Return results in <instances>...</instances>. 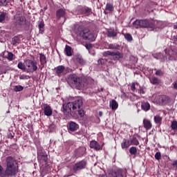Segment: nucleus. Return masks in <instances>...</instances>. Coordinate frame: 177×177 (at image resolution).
I'll use <instances>...</instances> for the list:
<instances>
[{
  "label": "nucleus",
  "instance_id": "nucleus-17",
  "mask_svg": "<svg viewBox=\"0 0 177 177\" xmlns=\"http://www.w3.org/2000/svg\"><path fill=\"white\" fill-rule=\"evenodd\" d=\"M56 16L57 19H60L62 17H66V9L59 8L56 11Z\"/></svg>",
  "mask_w": 177,
  "mask_h": 177
},
{
  "label": "nucleus",
  "instance_id": "nucleus-45",
  "mask_svg": "<svg viewBox=\"0 0 177 177\" xmlns=\"http://www.w3.org/2000/svg\"><path fill=\"white\" fill-rule=\"evenodd\" d=\"M131 89L133 92H135V91H136V83L131 84Z\"/></svg>",
  "mask_w": 177,
  "mask_h": 177
},
{
  "label": "nucleus",
  "instance_id": "nucleus-9",
  "mask_svg": "<svg viewBox=\"0 0 177 177\" xmlns=\"http://www.w3.org/2000/svg\"><path fill=\"white\" fill-rule=\"evenodd\" d=\"M86 167V161L80 160L74 165L73 169L74 172H77V171H81V169H85Z\"/></svg>",
  "mask_w": 177,
  "mask_h": 177
},
{
  "label": "nucleus",
  "instance_id": "nucleus-59",
  "mask_svg": "<svg viewBox=\"0 0 177 177\" xmlns=\"http://www.w3.org/2000/svg\"><path fill=\"white\" fill-rule=\"evenodd\" d=\"M8 138H9L10 139H13V136H12V135L8 136Z\"/></svg>",
  "mask_w": 177,
  "mask_h": 177
},
{
  "label": "nucleus",
  "instance_id": "nucleus-25",
  "mask_svg": "<svg viewBox=\"0 0 177 177\" xmlns=\"http://www.w3.org/2000/svg\"><path fill=\"white\" fill-rule=\"evenodd\" d=\"M64 50L66 56H73V49L71 48V46L66 45Z\"/></svg>",
  "mask_w": 177,
  "mask_h": 177
},
{
  "label": "nucleus",
  "instance_id": "nucleus-22",
  "mask_svg": "<svg viewBox=\"0 0 177 177\" xmlns=\"http://www.w3.org/2000/svg\"><path fill=\"white\" fill-rule=\"evenodd\" d=\"M131 145H132L131 140L124 139L121 144L122 149H128Z\"/></svg>",
  "mask_w": 177,
  "mask_h": 177
},
{
  "label": "nucleus",
  "instance_id": "nucleus-62",
  "mask_svg": "<svg viewBox=\"0 0 177 177\" xmlns=\"http://www.w3.org/2000/svg\"><path fill=\"white\" fill-rule=\"evenodd\" d=\"M24 78H23V76H20L19 77V80H24Z\"/></svg>",
  "mask_w": 177,
  "mask_h": 177
},
{
  "label": "nucleus",
  "instance_id": "nucleus-20",
  "mask_svg": "<svg viewBox=\"0 0 177 177\" xmlns=\"http://www.w3.org/2000/svg\"><path fill=\"white\" fill-rule=\"evenodd\" d=\"M143 124L144 128H145L147 131H149V129H151V127H153V124H151V122L147 119L143 120Z\"/></svg>",
  "mask_w": 177,
  "mask_h": 177
},
{
  "label": "nucleus",
  "instance_id": "nucleus-1",
  "mask_svg": "<svg viewBox=\"0 0 177 177\" xmlns=\"http://www.w3.org/2000/svg\"><path fill=\"white\" fill-rule=\"evenodd\" d=\"M83 104L82 100H77L73 102H68L67 104H64L62 106V111L65 115H72L73 117H75L74 115V113L77 111V109H80Z\"/></svg>",
  "mask_w": 177,
  "mask_h": 177
},
{
  "label": "nucleus",
  "instance_id": "nucleus-23",
  "mask_svg": "<svg viewBox=\"0 0 177 177\" xmlns=\"http://www.w3.org/2000/svg\"><path fill=\"white\" fill-rule=\"evenodd\" d=\"M82 14L85 15V16H90L92 15V9L86 7L82 9Z\"/></svg>",
  "mask_w": 177,
  "mask_h": 177
},
{
  "label": "nucleus",
  "instance_id": "nucleus-51",
  "mask_svg": "<svg viewBox=\"0 0 177 177\" xmlns=\"http://www.w3.org/2000/svg\"><path fill=\"white\" fill-rule=\"evenodd\" d=\"M2 174H3V167L0 165V176H2Z\"/></svg>",
  "mask_w": 177,
  "mask_h": 177
},
{
  "label": "nucleus",
  "instance_id": "nucleus-37",
  "mask_svg": "<svg viewBox=\"0 0 177 177\" xmlns=\"http://www.w3.org/2000/svg\"><path fill=\"white\" fill-rule=\"evenodd\" d=\"M171 129H173V131H177V121L176 120H174L171 122Z\"/></svg>",
  "mask_w": 177,
  "mask_h": 177
},
{
  "label": "nucleus",
  "instance_id": "nucleus-14",
  "mask_svg": "<svg viewBox=\"0 0 177 177\" xmlns=\"http://www.w3.org/2000/svg\"><path fill=\"white\" fill-rule=\"evenodd\" d=\"M43 110L44 113V115H46L47 117H50L53 114L52 108L48 104H44L43 105Z\"/></svg>",
  "mask_w": 177,
  "mask_h": 177
},
{
  "label": "nucleus",
  "instance_id": "nucleus-12",
  "mask_svg": "<svg viewBox=\"0 0 177 177\" xmlns=\"http://www.w3.org/2000/svg\"><path fill=\"white\" fill-rule=\"evenodd\" d=\"M89 147L91 149H93L95 151H99V150H102L103 149V146L99 145V142L96 140H92L90 142Z\"/></svg>",
  "mask_w": 177,
  "mask_h": 177
},
{
  "label": "nucleus",
  "instance_id": "nucleus-33",
  "mask_svg": "<svg viewBox=\"0 0 177 177\" xmlns=\"http://www.w3.org/2000/svg\"><path fill=\"white\" fill-rule=\"evenodd\" d=\"M75 60H76V62H77V63L79 64H84L85 63V60H84V58H82V57H81L80 55L76 57Z\"/></svg>",
  "mask_w": 177,
  "mask_h": 177
},
{
  "label": "nucleus",
  "instance_id": "nucleus-39",
  "mask_svg": "<svg viewBox=\"0 0 177 177\" xmlns=\"http://www.w3.org/2000/svg\"><path fill=\"white\" fill-rule=\"evenodd\" d=\"M129 153L135 155L138 153V149L135 147H131L129 149Z\"/></svg>",
  "mask_w": 177,
  "mask_h": 177
},
{
  "label": "nucleus",
  "instance_id": "nucleus-27",
  "mask_svg": "<svg viewBox=\"0 0 177 177\" xmlns=\"http://www.w3.org/2000/svg\"><path fill=\"white\" fill-rule=\"evenodd\" d=\"M19 44H20V37H19V36H15L12 39V44L14 46H17V45H19Z\"/></svg>",
  "mask_w": 177,
  "mask_h": 177
},
{
  "label": "nucleus",
  "instance_id": "nucleus-58",
  "mask_svg": "<svg viewBox=\"0 0 177 177\" xmlns=\"http://www.w3.org/2000/svg\"><path fill=\"white\" fill-rule=\"evenodd\" d=\"M102 115H103V113H102V111H100V112L98 113L99 117H102Z\"/></svg>",
  "mask_w": 177,
  "mask_h": 177
},
{
  "label": "nucleus",
  "instance_id": "nucleus-11",
  "mask_svg": "<svg viewBox=\"0 0 177 177\" xmlns=\"http://www.w3.org/2000/svg\"><path fill=\"white\" fill-rule=\"evenodd\" d=\"M112 177H127V175L122 169H116L112 171Z\"/></svg>",
  "mask_w": 177,
  "mask_h": 177
},
{
  "label": "nucleus",
  "instance_id": "nucleus-35",
  "mask_svg": "<svg viewBox=\"0 0 177 177\" xmlns=\"http://www.w3.org/2000/svg\"><path fill=\"white\" fill-rule=\"evenodd\" d=\"M17 67H18V68H19V70L26 71V65L22 62H20L18 63Z\"/></svg>",
  "mask_w": 177,
  "mask_h": 177
},
{
  "label": "nucleus",
  "instance_id": "nucleus-26",
  "mask_svg": "<svg viewBox=\"0 0 177 177\" xmlns=\"http://www.w3.org/2000/svg\"><path fill=\"white\" fill-rule=\"evenodd\" d=\"M141 109L144 110V111H149V110H150V104L148 102H142Z\"/></svg>",
  "mask_w": 177,
  "mask_h": 177
},
{
  "label": "nucleus",
  "instance_id": "nucleus-31",
  "mask_svg": "<svg viewBox=\"0 0 177 177\" xmlns=\"http://www.w3.org/2000/svg\"><path fill=\"white\" fill-rule=\"evenodd\" d=\"M150 82L151 84H153V85H158V84H160V80H158V78L156 77H152L150 79Z\"/></svg>",
  "mask_w": 177,
  "mask_h": 177
},
{
  "label": "nucleus",
  "instance_id": "nucleus-61",
  "mask_svg": "<svg viewBox=\"0 0 177 177\" xmlns=\"http://www.w3.org/2000/svg\"><path fill=\"white\" fill-rule=\"evenodd\" d=\"M109 106L111 107V100L109 101Z\"/></svg>",
  "mask_w": 177,
  "mask_h": 177
},
{
  "label": "nucleus",
  "instance_id": "nucleus-3",
  "mask_svg": "<svg viewBox=\"0 0 177 177\" xmlns=\"http://www.w3.org/2000/svg\"><path fill=\"white\" fill-rule=\"evenodd\" d=\"M68 84L71 88L73 89L81 90L85 87V84L82 77H79L75 74L70 75L68 77Z\"/></svg>",
  "mask_w": 177,
  "mask_h": 177
},
{
  "label": "nucleus",
  "instance_id": "nucleus-64",
  "mask_svg": "<svg viewBox=\"0 0 177 177\" xmlns=\"http://www.w3.org/2000/svg\"><path fill=\"white\" fill-rule=\"evenodd\" d=\"M135 59H136V62H138V58H135Z\"/></svg>",
  "mask_w": 177,
  "mask_h": 177
},
{
  "label": "nucleus",
  "instance_id": "nucleus-28",
  "mask_svg": "<svg viewBox=\"0 0 177 177\" xmlns=\"http://www.w3.org/2000/svg\"><path fill=\"white\" fill-rule=\"evenodd\" d=\"M8 19V13L5 12H0V23H3L5 20Z\"/></svg>",
  "mask_w": 177,
  "mask_h": 177
},
{
  "label": "nucleus",
  "instance_id": "nucleus-2",
  "mask_svg": "<svg viewBox=\"0 0 177 177\" xmlns=\"http://www.w3.org/2000/svg\"><path fill=\"white\" fill-rule=\"evenodd\" d=\"M76 35L77 37H81L83 39L88 40V41H95L96 37L93 34V32L89 29V28L84 27L82 25H80L77 27L76 30Z\"/></svg>",
  "mask_w": 177,
  "mask_h": 177
},
{
  "label": "nucleus",
  "instance_id": "nucleus-43",
  "mask_svg": "<svg viewBox=\"0 0 177 177\" xmlns=\"http://www.w3.org/2000/svg\"><path fill=\"white\" fill-rule=\"evenodd\" d=\"M45 27V24L44 23V21H39V30H42Z\"/></svg>",
  "mask_w": 177,
  "mask_h": 177
},
{
  "label": "nucleus",
  "instance_id": "nucleus-15",
  "mask_svg": "<svg viewBox=\"0 0 177 177\" xmlns=\"http://www.w3.org/2000/svg\"><path fill=\"white\" fill-rule=\"evenodd\" d=\"M80 128L78 124L75 123V122H69L68 126V132H75L77 129Z\"/></svg>",
  "mask_w": 177,
  "mask_h": 177
},
{
  "label": "nucleus",
  "instance_id": "nucleus-49",
  "mask_svg": "<svg viewBox=\"0 0 177 177\" xmlns=\"http://www.w3.org/2000/svg\"><path fill=\"white\" fill-rule=\"evenodd\" d=\"M117 30L112 31L111 32V37H117Z\"/></svg>",
  "mask_w": 177,
  "mask_h": 177
},
{
  "label": "nucleus",
  "instance_id": "nucleus-44",
  "mask_svg": "<svg viewBox=\"0 0 177 177\" xmlns=\"http://www.w3.org/2000/svg\"><path fill=\"white\" fill-rule=\"evenodd\" d=\"M156 160H160L161 158V152H156L155 154Z\"/></svg>",
  "mask_w": 177,
  "mask_h": 177
},
{
  "label": "nucleus",
  "instance_id": "nucleus-60",
  "mask_svg": "<svg viewBox=\"0 0 177 177\" xmlns=\"http://www.w3.org/2000/svg\"><path fill=\"white\" fill-rule=\"evenodd\" d=\"M103 91V88H101L100 89H98V92H102Z\"/></svg>",
  "mask_w": 177,
  "mask_h": 177
},
{
  "label": "nucleus",
  "instance_id": "nucleus-52",
  "mask_svg": "<svg viewBox=\"0 0 177 177\" xmlns=\"http://www.w3.org/2000/svg\"><path fill=\"white\" fill-rule=\"evenodd\" d=\"M139 93L142 95H145V90H143V88L140 87Z\"/></svg>",
  "mask_w": 177,
  "mask_h": 177
},
{
  "label": "nucleus",
  "instance_id": "nucleus-48",
  "mask_svg": "<svg viewBox=\"0 0 177 177\" xmlns=\"http://www.w3.org/2000/svg\"><path fill=\"white\" fill-rule=\"evenodd\" d=\"M164 73L160 71V70H158L156 72V75H162Z\"/></svg>",
  "mask_w": 177,
  "mask_h": 177
},
{
  "label": "nucleus",
  "instance_id": "nucleus-55",
  "mask_svg": "<svg viewBox=\"0 0 177 177\" xmlns=\"http://www.w3.org/2000/svg\"><path fill=\"white\" fill-rule=\"evenodd\" d=\"M106 35H107V37H109V38H111V32L108 31L107 33H106Z\"/></svg>",
  "mask_w": 177,
  "mask_h": 177
},
{
  "label": "nucleus",
  "instance_id": "nucleus-18",
  "mask_svg": "<svg viewBox=\"0 0 177 177\" xmlns=\"http://www.w3.org/2000/svg\"><path fill=\"white\" fill-rule=\"evenodd\" d=\"M37 158L39 160V158H42L44 162H48V156L45 155V153H44V151H42V150L39 149L37 151Z\"/></svg>",
  "mask_w": 177,
  "mask_h": 177
},
{
  "label": "nucleus",
  "instance_id": "nucleus-8",
  "mask_svg": "<svg viewBox=\"0 0 177 177\" xmlns=\"http://www.w3.org/2000/svg\"><path fill=\"white\" fill-rule=\"evenodd\" d=\"M26 21L27 20L25 17H15V26L17 28H21V27H23L26 24Z\"/></svg>",
  "mask_w": 177,
  "mask_h": 177
},
{
  "label": "nucleus",
  "instance_id": "nucleus-30",
  "mask_svg": "<svg viewBox=\"0 0 177 177\" xmlns=\"http://www.w3.org/2000/svg\"><path fill=\"white\" fill-rule=\"evenodd\" d=\"M153 120H154L156 124H159V125H160L161 122H162V117H161L160 115L154 116Z\"/></svg>",
  "mask_w": 177,
  "mask_h": 177
},
{
  "label": "nucleus",
  "instance_id": "nucleus-40",
  "mask_svg": "<svg viewBox=\"0 0 177 177\" xmlns=\"http://www.w3.org/2000/svg\"><path fill=\"white\" fill-rule=\"evenodd\" d=\"M130 141L131 142V145H134L135 146H138V145H139V141L135 137H133Z\"/></svg>",
  "mask_w": 177,
  "mask_h": 177
},
{
  "label": "nucleus",
  "instance_id": "nucleus-5",
  "mask_svg": "<svg viewBox=\"0 0 177 177\" xmlns=\"http://www.w3.org/2000/svg\"><path fill=\"white\" fill-rule=\"evenodd\" d=\"M170 98L167 95H156L153 100V103L159 106H165L169 103Z\"/></svg>",
  "mask_w": 177,
  "mask_h": 177
},
{
  "label": "nucleus",
  "instance_id": "nucleus-19",
  "mask_svg": "<svg viewBox=\"0 0 177 177\" xmlns=\"http://www.w3.org/2000/svg\"><path fill=\"white\" fill-rule=\"evenodd\" d=\"M124 55L118 51L111 53V57L113 60H120Z\"/></svg>",
  "mask_w": 177,
  "mask_h": 177
},
{
  "label": "nucleus",
  "instance_id": "nucleus-47",
  "mask_svg": "<svg viewBox=\"0 0 177 177\" xmlns=\"http://www.w3.org/2000/svg\"><path fill=\"white\" fill-rule=\"evenodd\" d=\"M85 48L86 49H88V50H89V49L92 48V44H86L85 45Z\"/></svg>",
  "mask_w": 177,
  "mask_h": 177
},
{
  "label": "nucleus",
  "instance_id": "nucleus-36",
  "mask_svg": "<svg viewBox=\"0 0 177 177\" xmlns=\"http://www.w3.org/2000/svg\"><path fill=\"white\" fill-rule=\"evenodd\" d=\"M24 89V87H23L21 85L15 86H14V91L15 92H21Z\"/></svg>",
  "mask_w": 177,
  "mask_h": 177
},
{
  "label": "nucleus",
  "instance_id": "nucleus-41",
  "mask_svg": "<svg viewBox=\"0 0 177 177\" xmlns=\"http://www.w3.org/2000/svg\"><path fill=\"white\" fill-rule=\"evenodd\" d=\"M102 55L104 57H110L111 56V51H104Z\"/></svg>",
  "mask_w": 177,
  "mask_h": 177
},
{
  "label": "nucleus",
  "instance_id": "nucleus-56",
  "mask_svg": "<svg viewBox=\"0 0 177 177\" xmlns=\"http://www.w3.org/2000/svg\"><path fill=\"white\" fill-rule=\"evenodd\" d=\"M173 41H177V36L173 37Z\"/></svg>",
  "mask_w": 177,
  "mask_h": 177
},
{
  "label": "nucleus",
  "instance_id": "nucleus-34",
  "mask_svg": "<svg viewBox=\"0 0 177 177\" xmlns=\"http://www.w3.org/2000/svg\"><path fill=\"white\" fill-rule=\"evenodd\" d=\"M111 4L108 3L106 6V9L104 10V13L105 15H108V13H111Z\"/></svg>",
  "mask_w": 177,
  "mask_h": 177
},
{
  "label": "nucleus",
  "instance_id": "nucleus-16",
  "mask_svg": "<svg viewBox=\"0 0 177 177\" xmlns=\"http://www.w3.org/2000/svg\"><path fill=\"white\" fill-rule=\"evenodd\" d=\"M1 56L3 57H5L6 59H8L9 62H12L15 57V55L12 54V53L9 52V51H4L1 53Z\"/></svg>",
  "mask_w": 177,
  "mask_h": 177
},
{
  "label": "nucleus",
  "instance_id": "nucleus-54",
  "mask_svg": "<svg viewBox=\"0 0 177 177\" xmlns=\"http://www.w3.org/2000/svg\"><path fill=\"white\" fill-rule=\"evenodd\" d=\"M48 128H49L50 129H53V128H55V124H50V125L48 126Z\"/></svg>",
  "mask_w": 177,
  "mask_h": 177
},
{
  "label": "nucleus",
  "instance_id": "nucleus-10",
  "mask_svg": "<svg viewBox=\"0 0 177 177\" xmlns=\"http://www.w3.org/2000/svg\"><path fill=\"white\" fill-rule=\"evenodd\" d=\"M165 52L166 53V57L169 59V60H174V59H176L177 57V50L172 49H165Z\"/></svg>",
  "mask_w": 177,
  "mask_h": 177
},
{
  "label": "nucleus",
  "instance_id": "nucleus-38",
  "mask_svg": "<svg viewBox=\"0 0 177 177\" xmlns=\"http://www.w3.org/2000/svg\"><path fill=\"white\" fill-rule=\"evenodd\" d=\"M123 35H124V38H125V39H127V41H132L133 38H132V35H131V34L126 33V34H123Z\"/></svg>",
  "mask_w": 177,
  "mask_h": 177
},
{
  "label": "nucleus",
  "instance_id": "nucleus-13",
  "mask_svg": "<svg viewBox=\"0 0 177 177\" xmlns=\"http://www.w3.org/2000/svg\"><path fill=\"white\" fill-rule=\"evenodd\" d=\"M16 165V158L13 156H7L6 158V167Z\"/></svg>",
  "mask_w": 177,
  "mask_h": 177
},
{
  "label": "nucleus",
  "instance_id": "nucleus-57",
  "mask_svg": "<svg viewBox=\"0 0 177 177\" xmlns=\"http://www.w3.org/2000/svg\"><path fill=\"white\" fill-rule=\"evenodd\" d=\"M106 49H111V44L108 45V46H106Z\"/></svg>",
  "mask_w": 177,
  "mask_h": 177
},
{
  "label": "nucleus",
  "instance_id": "nucleus-46",
  "mask_svg": "<svg viewBox=\"0 0 177 177\" xmlns=\"http://www.w3.org/2000/svg\"><path fill=\"white\" fill-rule=\"evenodd\" d=\"M97 63L98 64L103 66V64H104V59L100 58L98 59Z\"/></svg>",
  "mask_w": 177,
  "mask_h": 177
},
{
  "label": "nucleus",
  "instance_id": "nucleus-42",
  "mask_svg": "<svg viewBox=\"0 0 177 177\" xmlns=\"http://www.w3.org/2000/svg\"><path fill=\"white\" fill-rule=\"evenodd\" d=\"M10 2V0H0V6L7 5Z\"/></svg>",
  "mask_w": 177,
  "mask_h": 177
},
{
  "label": "nucleus",
  "instance_id": "nucleus-29",
  "mask_svg": "<svg viewBox=\"0 0 177 177\" xmlns=\"http://www.w3.org/2000/svg\"><path fill=\"white\" fill-rule=\"evenodd\" d=\"M80 109L81 107L77 109V111L74 113L75 116L73 117H75V115H77V113H78L80 117H84V115H85V112L84 111V110Z\"/></svg>",
  "mask_w": 177,
  "mask_h": 177
},
{
  "label": "nucleus",
  "instance_id": "nucleus-24",
  "mask_svg": "<svg viewBox=\"0 0 177 177\" xmlns=\"http://www.w3.org/2000/svg\"><path fill=\"white\" fill-rule=\"evenodd\" d=\"M39 62H40V64L41 66H45V64H46V56H45V55L40 53L39 54Z\"/></svg>",
  "mask_w": 177,
  "mask_h": 177
},
{
  "label": "nucleus",
  "instance_id": "nucleus-50",
  "mask_svg": "<svg viewBox=\"0 0 177 177\" xmlns=\"http://www.w3.org/2000/svg\"><path fill=\"white\" fill-rule=\"evenodd\" d=\"M172 165L177 169V160L173 162Z\"/></svg>",
  "mask_w": 177,
  "mask_h": 177
},
{
  "label": "nucleus",
  "instance_id": "nucleus-53",
  "mask_svg": "<svg viewBox=\"0 0 177 177\" xmlns=\"http://www.w3.org/2000/svg\"><path fill=\"white\" fill-rule=\"evenodd\" d=\"M173 86L174 89H177V81L173 83Z\"/></svg>",
  "mask_w": 177,
  "mask_h": 177
},
{
  "label": "nucleus",
  "instance_id": "nucleus-21",
  "mask_svg": "<svg viewBox=\"0 0 177 177\" xmlns=\"http://www.w3.org/2000/svg\"><path fill=\"white\" fill-rule=\"evenodd\" d=\"M55 70L57 75H58V77H60L62 74H63L64 70H66V67H64V66H59L57 68H55Z\"/></svg>",
  "mask_w": 177,
  "mask_h": 177
},
{
  "label": "nucleus",
  "instance_id": "nucleus-32",
  "mask_svg": "<svg viewBox=\"0 0 177 177\" xmlns=\"http://www.w3.org/2000/svg\"><path fill=\"white\" fill-rule=\"evenodd\" d=\"M111 109L112 110H117L118 109V102L115 100L111 101Z\"/></svg>",
  "mask_w": 177,
  "mask_h": 177
},
{
  "label": "nucleus",
  "instance_id": "nucleus-6",
  "mask_svg": "<svg viewBox=\"0 0 177 177\" xmlns=\"http://www.w3.org/2000/svg\"><path fill=\"white\" fill-rule=\"evenodd\" d=\"M19 167L14 166H6L5 170L6 176H15L19 172Z\"/></svg>",
  "mask_w": 177,
  "mask_h": 177
},
{
  "label": "nucleus",
  "instance_id": "nucleus-4",
  "mask_svg": "<svg viewBox=\"0 0 177 177\" xmlns=\"http://www.w3.org/2000/svg\"><path fill=\"white\" fill-rule=\"evenodd\" d=\"M156 21L147 20V19H141L136 20L134 23V26H139V27H142V28H154Z\"/></svg>",
  "mask_w": 177,
  "mask_h": 177
},
{
  "label": "nucleus",
  "instance_id": "nucleus-7",
  "mask_svg": "<svg viewBox=\"0 0 177 177\" xmlns=\"http://www.w3.org/2000/svg\"><path fill=\"white\" fill-rule=\"evenodd\" d=\"M24 63L29 71L33 73V71H37V70H38V66H37V62H34L31 59H24Z\"/></svg>",
  "mask_w": 177,
  "mask_h": 177
},
{
  "label": "nucleus",
  "instance_id": "nucleus-63",
  "mask_svg": "<svg viewBox=\"0 0 177 177\" xmlns=\"http://www.w3.org/2000/svg\"><path fill=\"white\" fill-rule=\"evenodd\" d=\"M174 28L176 29L177 28V26L174 25Z\"/></svg>",
  "mask_w": 177,
  "mask_h": 177
}]
</instances>
